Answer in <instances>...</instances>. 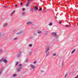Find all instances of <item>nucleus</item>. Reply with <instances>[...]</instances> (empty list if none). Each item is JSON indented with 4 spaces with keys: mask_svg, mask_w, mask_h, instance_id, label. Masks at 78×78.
<instances>
[{
    "mask_svg": "<svg viewBox=\"0 0 78 78\" xmlns=\"http://www.w3.org/2000/svg\"><path fill=\"white\" fill-rule=\"evenodd\" d=\"M3 62L5 64H6L8 62V61L6 60V59L5 58L2 57L0 60V63L2 62Z\"/></svg>",
    "mask_w": 78,
    "mask_h": 78,
    "instance_id": "f257e3e1",
    "label": "nucleus"
},
{
    "mask_svg": "<svg viewBox=\"0 0 78 78\" xmlns=\"http://www.w3.org/2000/svg\"><path fill=\"white\" fill-rule=\"evenodd\" d=\"M52 34L53 37H56V33L53 32L52 33Z\"/></svg>",
    "mask_w": 78,
    "mask_h": 78,
    "instance_id": "f03ea898",
    "label": "nucleus"
},
{
    "mask_svg": "<svg viewBox=\"0 0 78 78\" xmlns=\"http://www.w3.org/2000/svg\"><path fill=\"white\" fill-rule=\"evenodd\" d=\"M49 50H50V48H48L46 49L45 51V54H47V53L48 52V51H49Z\"/></svg>",
    "mask_w": 78,
    "mask_h": 78,
    "instance_id": "7ed1b4c3",
    "label": "nucleus"
},
{
    "mask_svg": "<svg viewBox=\"0 0 78 78\" xmlns=\"http://www.w3.org/2000/svg\"><path fill=\"white\" fill-rule=\"evenodd\" d=\"M22 69V68L20 67L18 69V70L17 71V73H19V72H20L21 70V69Z\"/></svg>",
    "mask_w": 78,
    "mask_h": 78,
    "instance_id": "20e7f679",
    "label": "nucleus"
},
{
    "mask_svg": "<svg viewBox=\"0 0 78 78\" xmlns=\"http://www.w3.org/2000/svg\"><path fill=\"white\" fill-rule=\"evenodd\" d=\"M21 55V53H18L17 55V58H19Z\"/></svg>",
    "mask_w": 78,
    "mask_h": 78,
    "instance_id": "39448f33",
    "label": "nucleus"
},
{
    "mask_svg": "<svg viewBox=\"0 0 78 78\" xmlns=\"http://www.w3.org/2000/svg\"><path fill=\"white\" fill-rule=\"evenodd\" d=\"M31 23H32V22L31 21H29L27 23V24L28 25H30L31 24Z\"/></svg>",
    "mask_w": 78,
    "mask_h": 78,
    "instance_id": "423d86ee",
    "label": "nucleus"
},
{
    "mask_svg": "<svg viewBox=\"0 0 78 78\" xmlns=\"http://www.w3.org/2000/svg\"><path fill=\"white\" fill-rule=\"evenodd\" d=\"M14 12H15V10L13 11L11 14L10 16H12V15H13V14H14Z\"/></svg>",
    "mask_w": 78,
    "mask_h": 78,
    "instance_id": "0eeeda50",
    "label": "nucleus"
},
{
    "mask_svg": "<svg viewBox=\"0 0 78 78\" xmlns=\"http://www.w3.org/2000/svg\"><path fill=\"white\" fill-rule=\"evenodd\" d=\"M76 50V49H74V50H73L71 52V54H73V53H74V52H75V51Z\"/></svg>",
    "mask_w": 78,
    "mask_h": 78,
    "instance_id": "6e6552de",
    "label": "nucleus"
},
{
    "mask_svg": "<svg viewBox=\"0 0 78 78\" xmlns=\"http://www.w3.org/2000/svg\"><path fill=\"white\" fill-rule=\"evenodd\" d=\"M34 9L35 11H37L38 9V8H37V6H36L35 7Z\"/></svg>",
    "mask_w": 78,
    "mask_h": 78,
    "instance_id": "1a4fd4ad",
    "label": "nucleus"
},
{
    "mask_svg": "<svg viewBox=\"0 0 78 78\" xmlns=\"http://www.w3.org/2000/svg\"><path fill=\"white\" fill-rule=\"evenodd\" d=\"M30 66L32 68V69H34V66L33 65H30Z\"/></svg>",
    "mask_w": 78,
    "mask_h": 78,
    "instance_id": "9d476101",
    "label": "nucleus"
},
{
    "mask_svg": "<svg viewBox=\"0 0 78 78\" xmlns=\"http://www.w3.org/2000/svg\"><path fill=\"white\" fill-rule=\"evenodd\" d=\"M8 25V23L4 24L3 26V27H6V26H7Z\"/></svg>",
    "mask_w": 78,
    "mask_h": 78,
    "instance_id": "9b49d317",
    "label": "nucleus"
},
{
    "mask_svg": "<svg viewBox=\"0 0 78 78\" xmlns=\"http://www.w3.org/2000/svg\"><path fill=\"white\" fill-rule=\"evenodd\" d=\"M29 5V2H27L26 4V6L28 7Z\"/></svg>",
    "mask_w": 78,
    "mask_h": 78,
    "instance_id": "f8f14e48",
    "label": "nucleus"
},
{
    "mask_svg": "<svg viewBox=\"0 0 78 78\" xmlns=\"http://www.w3.org/2000/svg\"><path fill=\"white\" fill-rule=\"evenodd\" d=\"M29 55H32V51H30L29 52Z\"/></svg>",
    "mask_w": 78,
    "mask_h": 78,
    "instance_id": "ddd939ff",
    "label": "nucleus"
},
{
    "mask_svg": "<svg viewBox=\"0 0 78 78\" xmlns=\"http://www.w3.org/2000/svg\"><path fill=\"white\" fill-rule=\"evenodd\" d=\"M26 14V13L25 12H22V16H24Z\"/></svg>",
    "mask_w": 78,
    "mask_h": 78,
    "instance_id": "4468645a",
    "label": "nucleus"
},
{
    "mask_svg": "<svg viewBox=\"0 0 78 78\" xmlns=\"http://www.w3.org/2000/svg\"><path fill=\"white\" fill-rule=\"evenodd\" d=\"M17 76V74H14L13 75V77H16V76Z\"/></svg>",
    "mask_w": 78,
    "mask_h": 78,
    "instance_id": "2eb2a0df",
    "label": "nucleus"
},
{
    "mask_svg": "<svg viewBox=\"0 0 78 78\" xmlns=\"http://www.w3.org/2000/svg\"><path fill=\"white\" fill-rule=\"evenodd\" d=\"M2 52H3V51H2V50L0 49V55L2 53Z\"/></svg>",
    "mask_w": 78,
    "mask_h": 78,
    "instance_id": "dca6fc26",
    "label": "nucleus"
},
{
    "mask_svg": "<svg viewBox=\"0 0 78 78\" xmlns=\"http://www.w3.org/2000/svg\"><path fill=\"white\" fill-rule=\"evenodd\" d=\"M47 32H48V31H47L46 32H45V33H44V35H47V34H48V33H47Z\"/></svg>",
    "mask_w": 78,
    "mask_h": 78,
    "instance_id": "f3484780",
    "label": "nucleus"
},
{
    "mask_svg": "<svg viewBox=\"0 0 78 78\" xmlns=\"http://www.w3.org/2000/svg\"><path fill=\"white\" fill-rule=\"evenodd\" d=\"M38 33L39 34H41V31H39L38 32Z\"/></svg>",
    "mask_w": 78,
    "mask_h": 78,
    "instance_id": "a211bd4d",
    "label": "nucleus"
},
{
    "mask_svg": "<svg viewBox=\"0 0 78 78\" xmlns=\"http://www.w3.org/2000/svg\"><path fill=\"white\" fill-rule=\"evenodd\" d=\"M49 53H50V52H48L47 54H46L47 56H48V55H49Z\"/></svg>",
    "mask_w": 78,
    "mask_h": 78,
    "instance_id": "6ab92c4d",
    "label": "nucleus"
},
{
    "mask_svg": "<svg viewBox=\"0 0 78 78\" xmlns=\"http://www.w3.org/2000/svg\"><path fill=\"white\" fill-rule=\"evenodd\" d=\"M65 27H70V26H69V25H66Z\"/></svg>",
    "mask_w": 78,
    "mask_h": 78,
    "instance_id": "aec40b11",
    "label": "nucleus"
},
{
    "mask_svg": "<svg viewBox=\"0 0 78 78\" xmlns=\"http://www.w3.org/2000/svg\"><path fill=\"white\" fill-rule=\"evenodd\" d=\"M29 47H32V44H29Z\"/></svg>",
    "mask_w": 78,
    "mask_h": 78,
    "instance_id": "412c9836",
    "label": "nucleus"
},
{
    "mask_svg": "<svg viewBox=\"0 0 78 78\" xmlns=\"http://www.w3.org/2000/svg\"><path fill=\"white\" fill-rule=\"evenodd\" d=\"M49 25L50 26H51V25H52V23H50L49 24Z\"/></svg>",
    "mask_w": 78,
    "mask_h": 78,
    "instance_id": "4be33fe9",
    "label": "nucleus"
},
{
    "mask_svg": "<svg viewBox=\"0 0 78 78\" xmlns=\"http://www.w3.org/2000/svg\"><path fill=\"white\" fill-rule=\"evenodd\" d=\"M3 68H1V71H0V72H2V71H3Z\"/></svg>",
    "mask_w": 78,
    "mask_h": 78,
    "instance_id": "5701e85b",
    "label": "nucleus"
},
{
    "mask_svg": "<svg viewBox=\"0 0 78 78\" xmlns=\"http://www.w3.org/2000/svg\"><path fill=\"white\" fill-rule=\"evenodd\" d=\"M19 64L18 62H16V64H15L16 66L17 65V64Z\"/></svg>",
    "mask_w": 78,
    "mask_h": 78,
    "instance_id": "b1692460",
    "label": "nucleus"
},
{
    "mask_svg": "<svg viewBox=\"0 0 78 78\" xmlns=\"http://www.w3.org/2000/svg\"><path fill=\"white\" fill-rule=\"evenodd\" d=\"M75 78H78V74L75 77Z\"/></svg>",
    "mask_w": 78,
    "mask_h": 78,
    "instance_id": "393cba45",
    "label": "nucleus"
},
{
    "mask_svg": "<svg viewBox=\"0 0 78 78\" xmlns=\"http://www.w3.org/2000/svg\"><path fill=\"white\" fill-rule=\"evenodd\" d=\"M56 53H55L53 55V56H56Z\"/></svg>",
    "mask_w": 78,
    "mask_h": 78,
    "instance_id": "a878e982",
    "label": "nucleus"
},
{
    "mask_svg": "<svg viewBox=\"0 0 78 78\" xmlns=\"http://www.w3.org/2000/svg\"><path fill=\"white\" fill-rule=\"evenodd\" d=\"M28 60L27 59H26V60L25 62H28Z\"/></svg>",
    "mask_w": 78,
    "mask_h": 78,
    "instance_id": "bb28decb",
    "label": "nucleus"
},
{
    "mask_svg": "<svg viewBox=\"0 0 78 78\" xmlns=\"http://www.w3.org/2000/svg\"><path fill=\"white\" fill-rule=\"evenodd\" d=\"M22 31H20V32H19V34H20V33H22Z\"/></svg>",
    "mask_w": 78,
    "mask_h": 78,
    "instance_id": "cd10ccee",
    "label": "nucleus"
},
{
    "mask_svg": "<svg viewBox=\"0 0 78 78\" xmlns=\"http://www.w3.org/2000/svg\"><path fill=\"white\" fill-rule=\"evenodd\" d=\"M40 11H41L42 10V9L41 8H40Z\"/></svg>",
    "mask_w": 78,
    "mask_h": 78,
    "instance_id": "c85d7f7f",
    "label": "nucleus"
},
{
    "mask_svg": "<svg viewBox=\"0 0 78 78\" xmlns=\"http://www.w3.org/2000/svg\"><path fill=\"white\" fill-rule=\"evenodd\" d=\"M22 66V64H20L19 65V67H20V66Z\"/></svg>",
    "mask_w": 78,
    "mask_h": 78,
    "instance_id": "c756f323",
    "label": "nucleus"
},
{
    "mask_svg": "<svg viewBox=\"0 0 78 78\" xmlns=\"http://www.w3.org/2000/svg\"><path fill=\"white\" fill-rule=\"evenodd\" d=\"M36 61H34V64H36Z\"/></svg>",
    "mask_w": 78,
    "mask_h": 78,
    "instance_id": "7c9ffc66",
    "label": "nucleus"
},
{
    "mask_svg": "<svg viewBox=\"0 0 78 78\" xmlns=\"http://www.w3.org/2000/svg\"><path fill=\"white\" fill-rule=\"evenodd\" d=\"M59 23L61 24V21L60 20L59 21Z\"/></svg>",
    "mask_w": 78,
    "mask_h": 78,
    "instance_id": "2f4dec72",
    "label": "nucleus"
},
{
    "mask_svg": "<svg viewBox=\"0 0 78 78\" xmlns=\"http://www.w3.org/2000/svg\"><path fill=\"white\" fill-rule=\"evenodd\" d=\"M25 10V8H23L22 9V10L23 11H24Z\"/></svg>",
    "mask_w": 78,
    "mask_h": 78,
    "instance_id": "473e14b6",
    "label": "nucleus"
},
{
    "mask_svg": "<svg viewBox=\"0 0 78 78\" xmlns=\"http://www.w3.org/2000/svg\"><path fill=\"white\" fill-rule=\"evenodd\" d=\"M67 76V74H66L65 76V78H66V76Z\"/></svg>",
    "mask_w": 78,
    "mask_h": 78,
    "instance_id": "72a5a7b5",
    "label": "nucleus"
},
{
    "mask_svg": "<svg viewBox=\"0 0 78 78\" xmlns=\"http://www.w3.org/2000/svg\"><path fill=\"white\" fill-rule=\"evenodd\" d=\"M3 8H7V6H3Z\"/></svg>",
    "mask_w": 78,
    "mask_h": 78,
    "instance_id": "f704fd0d",
    "label": "nucleus"
},
{
    "mask_svg": "<svg viewBox=\"0 0 78 78\" xmlns=\"http://www.w3.org/2000/svg\"><path fill=\"white\" fill-rule=\"evenodd\" d=\"M17 5L16 4L15 5V6H16V7H17Z\"/></svg>",
    "mask_w": 78,
    "mask_h": 78,
    "instance_id": "c9c22d12",
    "label": "nucleus"
},
{
    "mask_svg": "<svg viewBox=\"0 0 78 78\" xmlns=\"http://www.w3.org/2000/svg\"><path fill=\"white\" fill-rule=\"evenodd\" d=\"M20 5H21V6H22V3H20Z\"/></svg>",
    "mask_w": 78,
    "mask_h": 78,
    "instance_id": "e433bc0d",
    "label": "nucleus"
},
{
    "mask_svg": "<svg viewBox=\"0 0 78 78\" xmlns=\"http://www.w3.org/2000/svg\"><path fill=\"white\" fill-rule=\"evenodd\" d=\"M16 39H17L16 38H14V40H16Z\"/></svg>",
    "mask_w": 78,
    "mask_h": 78,
    "instance_id": "4c0bfd02",
    "label": "nucleus"
},
{
    "mask_svg": "<svg viewBox=\"0 0 78 78\" xmlns=\"http://www.w3.org/2000/svg\"><path fill=\"white\" fill-rule=\"evenodd\" d=\"M1 35H2V33L0 32V37L1 36Z\"/></svg>",
    "mask_w": 78,
    "mask_h": 78,
    "instance_id": "58836bf2",
    "label": "nucleus"
},
{
    "mask_svg": "<svg viewBox=\"0 0 78 78\" xmlns=\"http://www.w3.org/2000/svg\"><path fill=\"white\" fill-rule=\"evenodd\" d=\"M64 66V64H62V67H63V66Z\"/></svg>",
    "mask_w": 78,
    "mask_h": 78,
    "instance_id": "ea45409f",
    "label": "nucleus"
},
{
    "mask_svg": "<svg viewBox=\"0 0 78 78\" xmlns=\"http://www.w3.org/2000/svg\"><path fill=\"white\" fill-rule=\"evenodd\" d=\"M9 0H8V1H7V2L8 3V2H9Z\"/></svg>",
    "mask_w": 78,
    "mask_h": 78,
    "instance_id": "a19ab883",
    "label": "nucleus"
},
{
    "mask_svg": "<svg viewBox=\"0 0 78 78\" xmlns=\"http://www.w3.org/2000/svg\"><path fill=\"white\" fill-rule=\"evenodd\" d=\"M1 73H2V72L0 71V75H1Z\"/></svg>",
    "mask_w": 78,
    "mask_h": 78,
    "instance_id": "79ce46f5",
    "label": "nucleus"
},
{
    "mask_svg": "<svg viewBox=\"0 0 78 78\" xmlns=\"http://www.w3.org/2000/svg\"><path fill=\"white\" fill-rule=\"evenodd\" d=\"M29 0H27V1H28V2H30Z\"/></svg>",
    "mask_w": 78,
    "mask_h": 78,
    "instance_id": "37998d69",
    "label": "nucleus"
},
{
    "mask_svg": "<svg viewBox=\"0 0 78 78\" xmlns=\"http://www.w3.org/2000/svg\"><path fill=\"white\" fill-rule=\"evenodd\" d=\"M9 4V3H8Z\"/></svg>",
    "mask_w": 78,
    "mask_h": 78,
    "instance_id": "c03bdc74",
    "label": "nucleus"
},
{
    "mask_svg": "<svg viewBox=\"0 0 78 78\" xmlns=\"http://www.w3.org/2000/svg\"><path fill=\"white\" fill-rule=\"evenodd\" d=\"M36 35H37V34H36Z\"/></svg>",
    "mask_w": 78,
    "mask_h": 78,
    "instance_id": "a18cd8bd",
    "label": "nucleus"
},
{
    "mask_svg": "<svg viewBox=\"0 0 78 78\" xmlns=\"http://www.w3.org/2000/svg\"><path fill=\"white\" fill-rule=\"evenodd\" d=\"M68 17H69V16Z\"/></svg>",
    "mask_w": 78,
    "mask_h": 78,
    "instance_id": "49530a36",
    "label": "nucleus"
}]
</instances>
